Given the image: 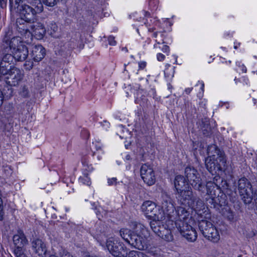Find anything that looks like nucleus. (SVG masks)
Masks as SVG:
<instances>
[{"label":"nucleus","mask_w":257,"mask_h":257,"mask_svg":"<svg viewBox=\"0 0 257 257\" xmlns=\"http://www.w3.org/2000/svg\"><path fill=\"white\" fill-rule=\"evenodd\" d=\"M174 185L180 196V200L182 204L194 210L200 217V219L201 218L207 219L210 217L208 208L206 207L201 199L193 193L191 188L189 186L183 176H177L174 180Z\"/></svg>","instance_id":"obj_1"},{"label":"nucleus","mask_w":257,"mask_h":257,"mask_svg":"<svg viewBox=\"0 0 257 257\" xmlns=\"http://www.w3.org/2000/svg\"><path fill=\"white\" fill-rule=\"evenodd\" d=\"M219 189V187L214 182L209 181L207 182L206 185L204 186V192H201V193H206L209 196V198H206L207 201L209 203L213 205L214 208H217L222 214L228 217L229 219L233 218V214L231 212L230 207L227 205V203L225 196L223 195L219 197H216V190Z\"/></svg>","instance_id":"obj_2"},{"label":"nucleus","mask_w":257,"mask_h":257,"mask_svg":"<svg viewBox=\"0 0 257 257\" xmlns=\"http://www.w3.org/2000/svg\"><path fill=\"white\" fill-rule=\"evenodd\" d=\"M209 156L205 159V166L208 171L213 173L215 170H220L221 166L226 163L224 154L216 145H210L208 147Z\"/></svg>","instance_id":"obj_3"},{"label":"nucleus","mask_w":257,"mask_h":257,"mask_svg":"<svg viewBox=\"0 0 257 257\" xmlns=\"http://www.w3.org/2000/svg\"><path fill=\"white\" fill-rule=\"evenodd\" d=\"M121 237L128 244L134 247L143 250L147 247L146 238L142 235L133 232L127 228H122L119 231Z\"/></svg>","instance_id":"obj_4"},{"label":"nucleus","mask_w":257,"mask_h":257,"mask_svg":"<svg viewBox=\"0 0 257 257\" xmlns=\"http://www.w3.org/2000/svg\"><path fill=\"white\" fill-rule=\"evenodd\" d=\"M31 5L24 4L18 7V12L20 17L26 19L27 21H34L38 14L43 11V6L41 1L31 3Z\"/></svg>","instance_id":"obj_5"},{"label":"nucleus","mask_w":257,"mask_h":257,"mask_svg":"<svg viewBox=\"0 0 257 257\" xmlns=\"http://www.w3.org/2000/svg\"><path fill=\"white\" fill-rule=\"evenodd\" d=\"M198 225L200 231L206 238L214 242L219 240V232L211 222L206 219H199Z\"/></svg>","instance_id":"obj_6"},{"label":"nucleus","mask_w":257,"mask_h":257,"mask_svg":"<svg viewBox=\"0 0 257 257\" xmlns=\"http://www.w3.org/2000/svg\"><path fill=\"white\" fill-rule=\"evenodd\" d=\"M238 188L241 199L245 204H249L253 199V193L251 185L245 178H241L238 181Z\"/></svg>","instance_id":"obj_7"},{"label":"nucleus","mask_w":257,"mask_h":257,"mask_svg":"<svg viewBox=\"0 0 257 257\" xmlns=\"http://www.w3.org/2000/svg\"><path fill=\"white\" fill-rule=\"evenodd\" d=\"M32 21H27L26 19L20 17L16 20V25L17 30L24 38V40L29 43L32 40V34L31 33V26Z\"/></svg>","instance_id":"obj_8"},{"label":"nucleus","mask_w":257,"mask_h":257,"mask_svg":"<svg viewBox=\"0 0 257 257\" xmlns=\"http://www.w3.org/2000/svg\"><path fill=\"white\" fill-rule=\"evenodd\" d=\"M109 238L106 241V247L110 253L115 257H126L127 250L124 245L117 241Z\"/></svg>","instance_id":"obj_9"},{"label":"nucleus","mask_w":257,"mask_h":257,"mask_svg":"<svg viewBox=\"0 0 257 257\" xmlns=\"http://www.w3.org/2000/svg\"><path fill=\"white\" fill-rule=\"evenodd\" d=\"M22 38L19 37H14L10 39L7 36L3 40L2 48L5 53H9L10 51L13 53V51H16L21 46H25Z\"/></svg>","instance_id":"obj_10"},{"label":"nucleus","mask_w":257,"mask_h":257,"mask_svg":"<svg viewBox=\"0 0 257 257\" xmlns=\"http://www.w3.org/2000/svg\"><path fill=\"white\" fill-rule=\"evenodd\" d=\"M176 227L182 236L185 238L188 241L194 242L196 240L197 237V232L188 223L183 224L181 222H178L177 227Z\"/></svg>","instance_id":"obj_11"},{"label":"nucleus","mask_w":257,"mask_h":257,"mask_svg":"<svg viewBox=\"0 0 257 257\" xmlns=\"http://www.w3.org/2000/svg\"><path fill=\"white\" fill-rule=\"evenodd\" d=\"M23 78V74L19 69L16 67H11L5 77V79L8 84L15 86L19 84Z\"/></svg>","instance_id":"obj_12"},{"label":"nucleus","mask_w":257,"mask_h":257,"mask_svg":"<svg viewBox=\"0 0 257 257\" xmlns=\"http://www.w3.org/2000/svg\"><path fill=\"white\" fill-rule=\"evenodd\" d=\"M140 173L142 179L148 186L155 184L156 176L151 167L146 164L143 165L141 168Z\"/></svg>","instance_id":"obj_13"},{"label":"nucleus","mask_w":257,"mask_h":257,"mask_svg":"<svg viewBox=\"0 0 257 257\" xmlns=\"http://www.w3.org/2000/svg\"><path fill=\"white\" fill-rule=\"evenodd\" d=\"M189 212L183 207H178L175 211H174V216L170 218L169 220L168 223L170 222H173L174 220L176 226L177 227V223L178 222H181L183 224L187 223V220L189 216Z\"/></svg>","instance_id":"obj_14"},{"label":"nucleus","mask_w":257,"mask_h":257,"mask_svg":"<svg viewBox=\"0 0 257 257\" xmlns=\"http://www.w3.org/2000/svg\"><path fill=\"white\" fill-rule=\"evenodd\" d=\"M152 230L162 239L167 241H171L173 240V236L171 228H167L164 225L161 224L153 226L151 228Z\"/></svg>","instance_id":"obj_15"},{"label":"nucleus","mask_w":257,"mask_h":257,"mask_svg":"<svg viewBox=\"0 0 257 257\" xmlns=\"http://www.w3.org/2000/svg\"><path fill=\"white\" fill-rule=\"evenodd\" d=\"M165 218V212L160 207L157 206L149 218L151 220L150 222L151 228H152L153 226H155L157 225L161 224L162 221L164 220Z\"/></svg>","instance_id":"obj_16"},{"label":"nucleus","mask_w":257,"mask_h":257,"mask_svg":"<svg viewBox=\"0 0 257 257\" xmlns=\"http://www.w3.org/2000/svg\"><path fill=\"white\" fill-rule=\"evenodd\" d=\"M32 248L34 252L39 256H45L46 255L47 248L45 242L40 239H34L32 241Z\"/></svg>","instance_id":"obj_17"},{"label":"nucleus","mask_w":257,"mask_h":257,"mask_svg":"<svg viewBox=\"0 0 257 257\" xmlns=\"http://www.w3.org/2000/svg\"><path fill=\"white\" fill-rule=\"evenodd\" d=\"M161 209L170 219L174 216L175 207L170 197L166 196L163 198Z\"/></svg>","instance_id":"obj_18"},{"label":"nucleus","mask_w":257,"mask_h":257,"mask_svg":"<svg viewBox=\"0 0 257 257\" xmlns=\"http://www.w3.org/2000/svg\"><path fill=\"white\" fill-rule=\"evenodd\" d=\"M32 38L34 36L37 39H41L45 35L46 30L44 25L41 23H36L31 26Z\"/></svg>","instance_id":"obj_19"},{"label":"nucleus","mask_w":257,"mask_h":257,"mask_svg":"<svg viewBox=\"0 0 257 257\" xmlns=\"http://www.w3.org/2000/svg\"><path fill=\"white\" fill-rule=\"evenodd\" d=\"M45 54V50L42 45H36L32 46L30 55L35 61L39 62L42 60Z\"/></svg>","instance_id":"obj_20"},{"label":"nucleus","mask_w":257,"mask_h":257,"mask_svg":"<svg viewBox=\"0 0 257 257\" xmlns=\"http://www.w3.org/2000/svg\"><path fill=\"white\" fill-rule=\"evenodd\" d=\"M14 243L16 247H24L28 243L25 234L22 230H18L13 236Z\"/></svg>","instance_id":"obj_21"},{"label":"nucleus","mask_w":257,"mask_h":257,"mask_svg":"<svg viewBox=\"0 0 257 257\" xmlns=\"http://www.w3.org/2000/svg\"><path fill=\"white\" fill-rule=\"evenodd\" d=\"M29 51L27 47L21 46L20 48H18L16 51H13L14 59L17 61H24L27 58Z\"/></svg>","instance_id":"obj_22"},{"label":"nucleus","mask_w":257,"mask_h":257,"mask_svg":"<svg viewBox=\"0 0 257 257\" xmlns=\"http://www.w3.org/2000/svg\"><path fill=\"white\" fill-rule=\"evenodd\" d=\"M157 206L156 204L152 201L148 200L145 201L141 206V210L145 216L149 218L151 215L154 209Z\"/></svg>","instance_id":"obj_23"},{"label":"nucleus","mask_w":257,"mask_h":257,"mask_svg":"<svg viewBox=\"0 0 257 257\" xmlns=\"http://www.w3.org/2000/svg\"><path fill=\"white\" fill-rule=\"evenodd\" d=\"M191 185L200 192H204V186L202 184V181L200 175H195L192 179L188 180Z\"/></svg>","instance_id":"obj_24"},{"label":"nucleus","mask_w":257,"mask_h":257,"mask_svg":"<svg viewBox=\"0 0 257 257\" xmlns=\"http://www.w3.org/2000/svg\"><path fill=\"white\" fill-rule=\"evenodd\" d=\"M185 174L188 181L192 179L195 175H198V172L194 168L187 167L185 169Z\"/></svg>","instance_id":"obj_25"},{"label":"nucleus","mask_w":257,"mask_h":257,"mask_svg":"<svg viewBox=\"0 0 257 257\" xmlns=\"http://www.w3.org/2000/svg\"><path fill=\"white\" fill-rule=\"evenodd\" d=\"M58 28L56 23H51L48 28V32L53 37L56 38L58 36L56 35Z\"/></svg>","instance_id":"obj_26"},{"label":"nucleus","mask_w":257,"mask_h":257,"mask_svg":"<svg viewBox=\"0 0 257 257\" xmlns=\"http://www.w3.org/2000/svg\"><path fill=\"white\" fill-rule=\"evenodd\" d=\"M10 69H9V65L4 64L3 62H1L0 59V79L4 76H6Z\"/></svg>","instance_id":"obj_27"},{"label":"nucleus","mask_w":257,"mask_h":257,"mask_svg":"<svg viewBox=\"0 0 257 257\" xmlns=\"http://www.w3.org/2000/svg\"><path fill=\"white\" fill-rule=\"evenodd\" d=\"M19 94L24 98L29 97L30 96V87L28 85L22 86L20 89Z\"/></svg>","instance_id":"obj_28"},{"label":"nucleus","mask_w":257,"mask_h":257,"mask_svg":"<svg viewBox=\"0 0 257 257\" xmlns=\"http://www.w3.org/2000/svg\"><path fill=\"white\" fill-rule=\"evenodd\" d=\"M25 252L26 249L24 247H16L14 250L16 257H28Z\"/></svg>","instance_id":"obj_29"},{"label":"nucleus","mask_w":257,"mask_h":257,"mask_svg":"<svg viewBox=\"0 0 257 257\" xmlns=\"http://www.w3.org/2000/svg\"><path fill=\"white\" fill-rule=\"evenodd\" d=\"M14 58V55H11V54H9L8 53L6 54L3 57V60H1V62H3L4 64H6V65H10V62L13 61V59ZM10 66H9V67Z\"/></svg>","instance_id":"obj_30"},{"label":"nucleus","mask_w":257,"mask_h":257,"mask_svg":"<svg viewBox=\"0 0 257 257\" xmlns=\"http://www.w3.org/2000/svg\"><path fill=\"white\" fill-rule=\"evenodd\" d=\"M42 2L46 6L49 7H53L59 2V0H41Z\"/></svg>","instance_id":"obj_31"},{"label":"nucleus","mask_w":257,"mask_h":257,"mask_svg":"<svg viewBox=\"0 0 257 257\" xmlns=\"http://www.w3.org/2000/svg\"><path fill=\"white\" fill-rule=\"evenodd\" d=\"M59 255L60 257H74L70 252L64 249L60 250Z\"/></svg>","instance_id":"obj_32"},{"label":"nucleus","mask_w":257,"mask_h":257,"mask_svg":"<svg viewBox=\"0 0 257 257\" xmlns=\"http://www.w3.org/2000/svg\"><path fill=\"white\" fill-rule=\"evenodd\" d=\"M24 67L26 70H30L33 67V62L31 60H28L25 62Z\"/></svg>","instance_id":"obj_33"},{"label":"nucleus","mask_w":257,"mask_h":257,"mask_svg":"<svg viewBox=\"0 0 257 257\" xmlns=\"http://www.w3.org/2000/svg\"><path fill=\"white\" fill-rule=\"evenodd\" d=\"M142 253L137 251L132 250L130 251L127 255L128 257H140L142 256Z\"/></svg>","instance_id":"obj_34"},{"label":"nucleus","mask_w":257,"mask_h":257,"mask_svg":"<svg viewBox=\"0 0 257 257\" xmlns=\"http://www.w3.org/2000/svg\"><path fill=\"white\" fill-rule=\"evenodd\" d=\"M4 211H3V202L0 197V220L3 219Z\"/></svg>","instance_id":"obj_35"},{"label":"nucleus","mask_w":257,"mask_h":257,"mask_svg":"<svg viewBox=\"0 0 257 257\" xmlns=\"http://www.w3.org/2000/svg\"><path fill=\"white\" fill-rule=\"evenodd\" d=\"M117 183V179L116 178H112L108 179V184L109 185H116Z\"/></svg>","instance_id":"obj_36"},{"label":"nucleus","mask_w":257,"mask_h":257,"mask_svg":"<svg viewBox=\"0 0 257 257\" xmlns=\"http://www.w3.org/2000/svg\"><path fill=\"white\" fill-rule=\"evenodd\" d=\"M136 228H140L141 229V233L142 235H144L145 232L147 231L146 228L144 227V226L142 225L141 224H137L136 226Z\"/></svg>","instance_id":"obj_37"},{"label":"nucleus","mask_w":257,"mask_h":257,"mask_svg":"<svg viewBox=\"0 0 257 257\" xmlns=\"http://www.w3.org/2000/svg\"><path fill=\"white\" fill-rule=\"evenodd\" d=\"M108 41L109 45L114 46L116 44V41L114 40V38L112 36H109L108 38Z\"/></svg>","instance_id":"obj_38"},{"label":"nucleus","mask_w":257,"mask_h":257,"mask_svg":"<svg viewBox=\"0 0 257 257\" xmlns=\"http://www.w3.org/2000/svg\"><path fill=\"white\" fill-rule=\"evenodd\" d=\"M3 101V94L2 93L1 89L0 88V106H1V105L2 104ZM2 122L1 120V116L0 115V128L2 127Z\"/></svg>","instance_id":"obj_39"},{"label":"nucleus","mask_w":257,"mask_h":257,"mask_svg":"<svg viewBox=\"0 0 257 257\" xmlns=\"http://www.w3.org/2000/svg\"><path fill=\"white\" fill-rule=\"evenodd\" d=\"M157 59L159 61H162L165 59V56L162 53H158L157 55Z\"/></svg>","instance_id":"obj_40"},{"label":"nucleus","mask_w":257,"mask_h":257,"mask_svg":"<svg viewBox=\"0 0 257 257\" xmlns=\"http://www.w3.org/2000/svg\"><path fill=\"white\" fill-rule=\"evenodd\" d=\"M7 0H0V7L4 9L7 6Z\"/></svg>","instance_id":"obj_41"},{"label":"nucleus","mask_w":257,"mask_h":257,"mask_svg":"<svg viewBox=\"0 0 257 257\" xmlns=\"http://www.w3.org/2000/svg\"><path fill=\"white\" fill-rule=\"evenodd\" d=\"M15 4L17 5V11H18V7L20 6H22V5H24V4H23L22 0H15Z\"/></svg>","instance_id":"obj_42"},{"label":"nucleus","mask_w":257,"mask_h":257,"mask_svg":"<svg viewBox=\"0 0 257 257\" xmlns=\"http://www.w3.org/2000/svg\"><path fill=\"white\" fill-rule=\"evenodd\" d=\"M139 67L140 69H143L146 66V62L144 61H141L139 63Z\"/></svg>","instance_id":"obj_43"},{"label":"nucleus","mask_w":257,"mask_h":257,"mask_svg":"<svg viewBox=\"0 0 257 257\" xmlns=\"http://www.w3.org/2000/svg\"><path fill=\"white\" fill-rule=\"evenodd\" d=\"M239 67L240 68V70H241V71L243 73H246V72L247 69H246V67L243 64H242V65H240Z\"/></svg>","instance_id":"obj_44"},{"label":"nucleus","mask_w":257,"mask_h":257,"mask_svg":"<svg viewBox=\"0 0 257 257\" xmlns=\"http://www.w3.org/2000/svg\"><path fill=\"white\" fill-rule=\"evenodd\" d=\"M86 178V182H84V183L86 184L87 185H89L90 184V179L87 177V176L85 177Z\"/></svg>","instance_id":"obj_45"},{"label":"nucleus","mask_w":257,"mask_h":257,"mask_svg":"<svg viewBox=\"0 0 257 257\" xmlns=\"http://www.w3.org/2000/svg\"><path fill=\"white\" fill-rule=\"evenodd\" d=\"M163 50L164 52H168L169 50V48L168 46L165 45L164 46Z\"/></svg>","instance_id":"obj_46"},{"label":"nucleus","mask_w":257,"mask_h":257,"mask_svg":"<svg viewBox=\"0 0 257 257\" xmlns=\"http://www.w3.org/2000/svg\"><path fill=\"white\" fill-rule=\"evenodd\" d=\"M200 88L201 89L202 92H203L204 91V84L203 82H200Z\"/></svg>","instance_id":"obj_47"},{"label":"nucleus","mask_w":257,"mask_h":257,"mask_svg":"<svg viewBox=\"0 0 257 257\" xmlns=\"http://www.w3.org/2000/svg\"><path fill=\"white\" fill-rule=\"evenodd\" d=\"M191 91L192 88H188L185 89V92L187 94H189Z\"/></svg>","instance_id":"obj_48"},{"label":"nucleus","mask_w":257,"mask_h":257,"mask_svg":"<svg viewBox=\"0 0 257 257\" xmlns=\"http://www.w3.org/2000/svg\"><path fill=\"white\" fill-rule=\"evenodd\" d=\"M243 79L245 81V84H247L248 79H245V77H243Z\"/></svg>","instance_id":"obj_49"},{"label":"nucleus","mask_w":257,"mask_h":257,"mask_svg":"<svg viewBox=\"0 0 257 257\" xmlns=\"http://www.w3.org/2000/svg\"><path fill=\"white\" fill-rule=\"evenodd\" d=\"M237 79H236V78L234 79V81H235V83H237Z\"/></svg>","instance_id":"obj_50"},{"label":"nucleus","mask_w":257,"mask_h":257,"mask_svg":"<svg viewBox=\"0 0 257 257\" xmlns=\"http://www.w3.org/2000/svg\"><path fill=\"white\" fill-rule=\"evenodd\" d=\"M237 257H242V255H239Z\"/></svg>","instance_id":"obj_51"},{"label":"nucleus","mask_w":257,"mask_h":257,"mask_svg":"<svg viewBox=\"0 0 257 257\" xmlns=\"http://www.w3.org/2000/svg\"><path fill=\"white\" fill-rule=\"evenodd\" d=\"M12 0H10V2L11 3Z\"/></svg>","instance_id":"obj_52"},{"label":"nucleus","mask_w":257,"mask_h":257,"mask_svg":"<svg viewBox=\"0 0 257 257\" xmlns=\"http://www.w3.org/2000/svg\"><path fill=\"white\" fill-rule=\"evenodd\" d=\"M155 37H156V34H154Z\"/></svg>","instance_id":"obj_53"},{"label":"nucleus","mask_w":257,"mask_h":257,"mask_svg":"<svg viewBox=\"0 0 257 257\" xmlns=\"http://www.w3.org/2000/svg\"><path fill=\"white\" fill-rule=\"evenodd\" d=\"M35 1H40V0H35Z\"/></svg>","instance_id":"obj_54"}]
</instances>
